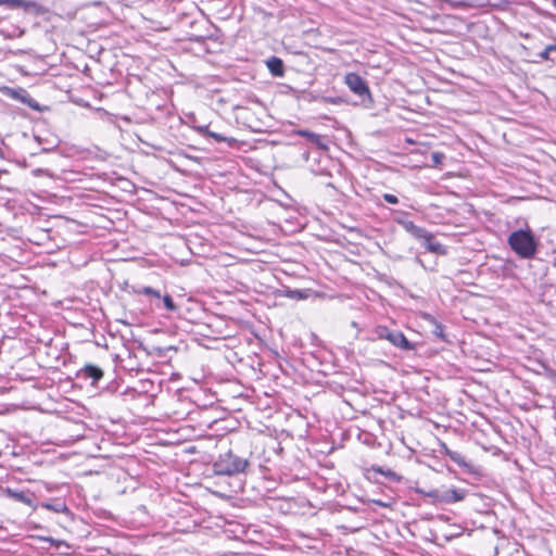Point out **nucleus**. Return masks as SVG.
<instances>
[{
	"label": "nucleus",
	"instance_id": "obj_11",
	"mask_svg": "<svg viewBox=\"0 0 556 556\" xmlns=\"http://www.w3.org/2000/svg\"><path fill=\"white\" fill-rule=\"evenodd\" d=\"M425 319L428 320L432 326L433 330L432 333L437 338H439L441 341H447L445 333H444V326L441 325L433 316L426 314Z\"/></svg>",
	"mask_w": 556,
	"mask_h": 556
},
{
	"label": "nucleus",
	"instance_id": "obj_7",
	"mask_svg": "<svg viewBox=\"0 0 556 556\" xmlns=\"http://www.w3.org/2000/svg\"><path fill=\"white\" fill-rule=\"evenodd\" d=\"M0 5H7L9 8H24L26 11L40 12V5L35 1L25 0H0Z\"/></svg>",
	"mask_w": 556,
	"mask_h": 556
},
{
	"label": "nucleus",
	"instance_id": "obj_10",
	"mask_svg": "<svg viewBox=\"0 0 556 556\" xmlns=\"http://www.w3.org/2000/svg\"><path fill=\"white\" fill-rule=\"evenodd\" d=\"M266 65L269 70V72L274 75V76H282L283 73H285V70H283V63L282 61L277 58V56H271L269 58L267 61H266Z\"/></svg>",
	"mask_w": 556,
	"mask_h": 556
},
{
	"label": "nucleus",
	"instance_id": "obj_14",
	"mask_svg": "<svg viewBox=\"0 0 556 556\" xmlns=\"http://www.w3.org/2000/svg\"><path fill=\"white\" fill-rule=\"evenodd\" d=\"M298 134L302 137L307 138L313 143H319L320 141V136L315 132L308 130H300Z\"/></svg>",
	"mask_w": 556,
	"mask_h": 556
},
{
	"label": "nucleus",
	"instance_id": "obj_18",
	"mask_svg": "<svg viewBox=\"0 0 556 556\" xmlns=\"http://www.w3.org/2000/svg\"><path fill=\"white\" fill-rule=\"evenodd\" d=\"M141 293L142 294H146V295H151V296H154V298H157L160 299L161 298V293L160 291L151 288V287H143L142 290H141Z\"/></svg>",
	"mask_w": 556,
	"mask_h": 556
},
{
	"label": "nucleus",
	"instance_id": "obj_21",
	"mask_svg": "<svg viewBox=\"0 0 556 556\" xmlns=\"http://www.w3.org/2000/svg\"><path fill=\"white\" fill-rule=\"evenodd\" d=\"M383 199H384L386 202H388L390 204H397L399 203L397 197H395L394 194H391V193H384L383 194Z\"/></svg>",
	"mask_w": 556,
	"mask_h": 556
},
{
	"label": "nucleus",
	"instance_id": "obj_5",
	"mask_svg": "<svg viewBox=\"0 0 556 556\" xmlns=\"http://www.w3.org/2000/svg\"><path fill=\"white\" fill-rule=\"evenodd\" d=\"M389 342L401 350L412 351L415 349V345L399 330H392Z\"/></svg>",
	"mask_w": 556,
	"mask_h": 556
},
{
	"label": "nucleus",
	"instance_id": "obj_23",
	"mask_svg": "<svg viewBox=\"0 0 556 556\" xmlns=\"http://www.w3.org/2000/svg\"><path fill=\"white\" fill-rule=\"evenodd\" d=\"M451 459L457 464H462L463 456L457 452H450L448 453Z\"/></svg>",
	"mask_w": 556,
	"mask_h": 556
},
{
	"label": "nucleus",
	"instance_id": "obj_8",
	"mask_svg": "<svg viewBox=\"0 0 556 556\" xmlns=\"http://www.w3.org/2000/svg\"><path fill=\"white\" fill-rule=\"evenodd\" d=\"M465 498V491L458 489H450L441 492L440 503L452 504L460 502Z\"/></svg>",
	"mask_w": 556,
	"mask_h": 556
},
{
	"label": "nucleus",
	"instance_id": "obj_9",
	"mask_svg": "<svg viewBox=\"0 0 556 556\" xmlns=\"http://www.w3.org/2000/svg\"><path fill=\"white\" fill-rule=\"evenodd\" d=\"M399 224L416 239L426 236V229L415 225L412 220H400Z\"/></svg>",
	"mask_w": 556,
	"mask_h": 556
},
{
	"label": "nucleus",
	"instance_id": "obj_17",
	"mask_svg": "<svg viewBox=\"0 0 556 556\" xmlns=\"http://www.w3.org/2000/svg\"><path fill=\"white\" fill-rule=\"evenodd\" d=\"M163 303H164V306L170 311V312H175L177 309V306L176 304L174 303L173 299L170 295L166 294L165 296H163Z\"/></svg>",
	"mask_w": 556,
	"mask_h": 556
},
{
	"label": "nucleus",
	"instance_id": "obj_24",
	"mask_svg": "<svg viewBox=\"0 0 556 556\" xmlns=\"http://www.w3.org/2000/svg\"><path fill=\"white\" fill-rule=\"evenodd\" d=\"M289 296L292 299H304L305 298V295L303 294V291H301V290L290 291Z\"/></svg>",
	"mask_w": 556,
	"mask_h": 556
},
{
	"label": "nucleus",
	"instance_id": "obj_1",
	"mask_svg": "<svg viewBox=\"0 0 556 556\" xmlns=\"http://www.w3.org/2000/svg\"><path fill=\"white\" fill-rule=\"evenodd\" d=\"M250 465L249 459L235 454L231 450L220 453L213 463V472L217 476H236L243 473Z\"/></svg>",
	"mask_w": 556,
	"mask_h": 556
},
{
	"label": "nucleus",
	"instance_id": "obj_13",
	"mask_svg": "<svg viewBox=\"0 0 556 556\" xmlns=\"http://www.w3.org/2000/svg\"><path fill=\"white\" fill-rule=\"evenodd\" d=\"M205 134L208 137L214 138L217 142L227 141L230 146L236 142V139H233V138L228 139V138L224 137L220 134H217V132H214V131H210L207 128H205Z\"/></svg>",
	"mask_w": 556,
	"mask_h": 556
},
{
	"label": "nucleus",
	"instance_id": "obj_16",
	"mask_svg": "<svg viewBox=\"0 0 556 556\" xmlns=\"http://www.w3.org/2000/svg\"><path fill=\"white\" fill-rule=\"evenodd\" d=\"M418 493L429 496L433 500V503H440L441 492L438 490H431L429 492H425L422 490H417Z\"/></svg>",
	"mask_w": 556,
	"mask_h": 556
},
{
	"label": "nucleus",
	"instance_id": "obj_4",
	"mask_svg": "<svg viewBox=\"0 0 556 556\" xmlns=\"http://www.w3.org/2000/svg\"><path fill=\"white\" fill-rule=\"evenodd\" d=\"M418 240H424V247L432 253L444 255L446 254V249L440 242L434 240V237L431 232L426 230L425 237H419Z\"/></svg>",
	"mask_w": 556,
	"mask_h": 556
},
{
	"label": "nucleus",
	"instance_id": "obj_3",
	"mask_svg": "<svg viewBox=\"0 0 556 556\" xmlns=\"http://www.w3.org/2000/svg\"><path fill=\"white\" fill-rule=\"evenodd\" d=\"M345 84L355 94L359 97L369 96V88L366 81L356 73H349L344 78Z\"/></svg>",
	"mask_w": 556,
	"mask_h": 556
},
{
	"label": "nucleus",
	"instance_id": "obj_2",
	"mask_svg": "<svg viewBox=\"0 0 556 556\" xmlns=\"http://www.w3.org/2000/svg\"><path fill=\"white\" fill-rule=\"evenodd\" d=\"M509 248L521 258H532L538 250L536 240L531 232L527 229H518L513 231L507 239Z\"/></svg>",
	"mask_w": 556,
	"mask_h": 556
},
{
	"label": "nucleus",
	"instance_id": "obj_22",
	"mask_svg": "<svg viewBox=\"0 0 556 556\" xmlns=\"http://www.w3.org/2000/svg\"><path fill=\"white\" fill-rule=\"evenodd\" d=\"M553 50H556V47L555 46H547L542 52H541V58L544 59V60H547L548 59V55H549V52L553 51Z\"/></svg>",
	"mask_w": 556,
	"mask_h": 556
},
{
	"label": "nucleus",
	"instance_id": "obj_12",
	"mask_svg": "<svg viewBox=\"0 0 556 556\" xmlns=\"http://www.w3.org/2000/svg\"><path fill=\"white\" fill-rule=\"evenodd\" d=\"M7 492H8L9 496L11 498H13V500H15L17 502H21V503L26 504V505H30L31 504V500L23 491H13L11 489H8Z\"/></svg>",
	"mask_w": 556,
	"mask_h": 556
},
{
	"label": "nucleus",
	"instance_id": "obj_26",
	"mask_svg": "<svg viewBox=\"0 0 556 556\" xmlns=\"http://www.w3.org/2000/svg\"><path fill=\"white\" fill-rule=\"evenodd\" d=\"M376 503H377L378 505H380V506H386V504L383 503V501H380V502H379V501H377Z\"/></svg>",
	"mask_w": 556,
	"mask_h": 556
},
{
	"label": "nucleus",
	"instance_id": "obj_20",
	"mask_svg": "<svg viewBox=\"0 0 556 556\" xmlns=\"http://www.w3.org/2000/svg\"><path fill=\"white\" fill-rule=\"evenodd\" d=\"M375 471H377L386 477L392 478V479H399L396 473L394 471H392L391 469H388L384 471L382 468L379 467V468H376Z\"/></svg>",
	"mask_w": 556,
	"mask_h": 556
},
{
	"label": "nucleus",
	"instance_id": "obj_25",
	"mask_svg": "<svg viewBox=\"0 0 556 556\" xmlns=\"http://www.w3.org/2000/svg\"><path fill=\"white\" fill-rule=\"evenodd\" d=\"M442 154L438 153V152H434L432 153V160L434 163H440L441 162V159H442Z\"/></svg>",
	"mask_w": 556,
	"mask_h": 556
},
{
	"label": "nucleus",
	"instance_id": "obj_15",
	"mask_svg": "<svg viewBox=\"0 0 556 556\" xmlns=\"http://www.w3.org/2000/svg\"><path fill=\"white\" fill-rule=\"evenodd\" d=\"M391 332H392V330H391V329H389L388 327H381V326H380V327H378V328L376 329V334H377V337H378L379 339H386V340H388V341H389V338H390V336H391Z\"/></svg>",
	"mask_w": 556,
	"mask_h": 556
},
{
	"label": "nucleus",
	"instance_id": "obj_6",
	"mask_svg": "<svg viewBox=\"0 0 556 556\" xmlns=\"http://www.w3.org/2000/svg\"><path fill=\"white\" fill-rule=\"evenodd\" d=\"M79 377L91 379L92 384H96L103 377V370L92 364L85 365L78 372Z\"/></svg>",
	"mask_w": 556,
	"mask_h": 556
},
{
	"label": "nucleus",
	"instance_id": "obj_19",
	"mask_svg": "<svg viewBox=\"0 0 556 556\" xmlns=\"http://www.w3.org/2000/svg\"><path fill=\"white\" fill-rule=\"evenodd\" d=\"M43 506L52 511H55V513L67 510V507L64 504H55V505L45 504Z\"/></svg>",
	"mask_w": 556,
	"mask_h": 556
}]
</instances>
